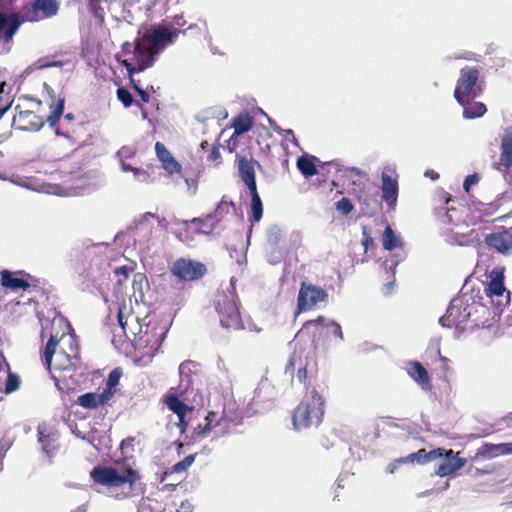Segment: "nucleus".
I'll list each match as a JSON object with an SVG mask.
<instances>
[{
    "instance_id": "1",
    "label": "nucleus",
    "mask_w": 512,
    "mask_h": 512,
    "mask_svg": "<svg viewBox=\"0 0 512 512\" xmlns=\"http://www.w3.org/2000/svg\"><path fill=\"white\" fill-rule=\"evenodd\" d=\"M175 36V32L164 26H152L143 33L139 32L134 41L132 57L123 61L136 92L142 88L134 79V73L142 72L151 67L164 49L175 42Z\"/></svg>"
},
{
    "instance_id": "2",
    "label": "nucleus",
    "mask_w": 512,
    "mask_h": 512,
    "mask_svg": "<svg viewBox=\"0 0 512 512\" xmlns=\"http://www.w3.org/2000/svg\"><path fill=\"white\" fill-rule=\"evenodd\" d=\"M90 476L93 481L104 486L110 496L123 499L143 492L140 477L131 468H112L97 466L92 469Z\"/></svg>"
},
{
    "instance_id": "3",
    "label": "nucleus",
    "mask_w": 512,
    "mask_h": 512,
    "mask_svg": "<svg viewBox=\"0 0 512 512\" xmlns=\"http://www.w3.org/2000/svg\"><path fill=\"white\" fill-rule=\"evenodd\" d=\"M57 345L58 340L55 336H51L44 349L43 363L51 372L56 387L60 391H68L73 389L78 383L75 376H77L76 371L80 369V360L76 353L70 355L63 351L58 352L54 361V371L59 372V374L56 375L52 372V361Z\"/></svg>"
},
{
    "instance_id": "4",
    "label": "nucleus",
    "mask_w": 512,
    "mask_h": 512,
    "mask_svg": "<svg viewBox=\"0 0 512 512\" xmlns=\"http://www.w3.org/2000/svg\"><path fill=\"white\" fill-rule=\"evenodd\" d=\"M483 308L476 301L475 296L469 293H462L451 300L446 314L439 319L444 327H455V337H459L466 329L471 316Z\"/></svg>"
},
{
    "instance_id": "5",
    "label": "nucleus",
    "mask_w": 512,
    "mask_h": 512,
    "mask_svg": "<svg viewBox=\"0 0 512 512\" xmlns=\"http://www.w3.org/2000/svg\"><path fill=\"white\" fill-rule=\"evenodd\" d=\"M169 326L168 319H160L156 314H152L140 334L132 339L135 348L140 350L143 356L153 357L159 351Z\"/></svg>"
},
{
    "instance_id": "6",
    "label": "nucleus",
    "mask_w": 512,
    "mask_h": 512,
    "mask_svg": "<svg viewBox=\"0 0 512 512\" xmlns=\"http://www.w3.org/2000/svg\"><path fill=\"white\" fill-rule=\"evenodd\" d=\"M146 309L145 304L138 303L137 298L135 306L132 305L131 297L128 301L124 299L122 303L118 304V323L127 338L135 339V336L140 334L141 329L152 316V314L146 313Z\"/></svg>"
},
{
    "instance_id": "7",
    "label": "nucleus",
    "mask_w": 512,
    "mask_h": 512,
    "mask_svg": "<svg viewBox=\"0 0 512 512\" xmlns=\"http://www.w3.org/2000/svg\"><path fill=\"white\" fill-rule=\"evenodd\" d=\"M324 414V400L317 391L309 392L293 413V426L295 430H302L310 426H318Z\"/></svg>"
},
{
    "instance_id": "8",
    "label": "nucleus",
    "mask_w": 512,
    "mask_h": 512,
    "mask_svg": "<svg viewBox=\"0 0 512 512\" xmlns=\"http://www.w3.org/2000/svg\"><path fill=\"white\" fill-rule=\"evenodd\" d=\"M482 83L478 69L468 66L462 68L454 90L457 102L466 103L478 97L483 90Z\"/></svg>"
},
{
    "instance_id": "9",
    "label": "nucleus",
    "mask_w": 512,
    "mask_h": 512,
    "mask_svg": "<svg viewBox=\"0 0 512 512\" xmlns=\"http://www.w3.org/2000/svg\"><path fill=\"white\" fill-rule=\"evenodd\" d=\"M215 308L222 327L234 330L242 328L236 295L233 291L229 290L228 293L219 294L215 302Z\"/></svg>"
},
{
    "instance_id": "10",
    "label": "nucleus",
    "mask_w": 512,
    "mask_h": 512,
    "mask_svg": "<svg viewBox=\"0 0 512 512\" xmlns=\"http://www.w3.org/2000/svg\"><path fill=\"white\" fill-rule=\"evenodd\" d=\"M167 227L165 218L151 212H146L139 218L135 226V236L139 242L150 243L159 239Z\"/></svg>"
},
{
    "instance_id": "11",
    "label": "nucleus",
    "mask_w": 512,
    "mask_h": 512,
    "mask_svg": "<svg viewBox=\"0 0 512 512\" xmlns=\"http://www.w3.org/2000/svg\"><path fill=\"white\" fill-rule=\"evenodd\" d=\"M486 280L483 281L484 292L487 297L498 306L507 305L510 301V292L504 286V269L502 267H494L490 271H485Z\"/></svg>"
},
{
    "instance_id": "12",
    "label": "nucleus",
    "mask_w": 512,
    "mask_h": 512,
    "mask_svg": "<svg viewBox=\"0 0 512 512\" xmlns=\"http://www.w3.org/2000/svg\"><path fill=\"white\" fill-rule=\"evenodd\" d=\"M228 427L226 418L219 416L216 412H209L204 418V423L198 424L194 428L192 438L194 441H200L214 432V437H220L226 433Z\"/></svg>"
},
{
    "instance_id": "13",
    "label": "nucleus",
    "mask_w": 512,
    "mask_h": 512,
    "mask_svg": "<svg viewBox=\"0 0 512 512\" xmlns=\"http://www.w3.org/2000/svg\"><path fill=\"white\" fill-rule=\"evenodd\" d=\"M170 271L179 280L195 281L205 275L206 267L198 261L179 258L172 264Z\"/></svg>"
},
{
    "instance_id": "14",
    "label": "nucleus",
    "mask_w": 512,
    "mask_h": 512,
    "mask_svg": "<svg viewBox=\"0 0 512 512\" xmlns=\"http://www.w3.org/2000/svg\"><path fill=\"white\" fill-rule=\"evenodd\" d=\"M328 298L327 292L315 285L303 282L299 289L297 298V313L308 311L318 303L325 302Z\"/></svg>"
},
{
    "instance_id": "15",
    "label": "nucleus",
    "mask_w": 512,
    "mask_h": 512,
    "mask_svg": "<svg viewBox=\"0 0 512 512\" xmlns=\"http://www.w3.org/2000/svg\"><path fill=\"white\" fill-rule=\"evenodd\" d=\"M231 210H235L233 202H228L223 199L217 205L214 213L207 215L204 219L194 218L192 223L200 225L199 233L210 234L215 229L216 224L228 215Z\"/></svg>"
},
{
    "instance_id": "16",
    "label": "nucleus",
    "mask_w": 512,
    "mask_h": 512,
    "mask_svg": "<svg viewBox=\"0 0 512 512\" xmlns=\"http://www.w3.org/2000/svg\"><path fill=\"white\" fill-rule=\"evenodd\" d=\"M43 97L51 110L47 122L51 128H55L63 114L65 100L61 97L56 99L53 89L47 83H43Z\"/></svg>"
},
{
    "instance_id": "17",
    "label": "nucleus",
    "mask_w": 512,
    "mask_h": 512,
    "mask_svg": "<svg viewBox=\"0 0 512 512\" xmlns=\"http://www.w3.org/2000/svg\"><path fill=\"white\" fill-rule=\"evenodd\" d=\"M1 285L12 291L26 290L30 287L29 280L32 277L24 271H8L4 270L0 273Z\"/></svg>"
},
{
    "instance_id": "18",
    "label": "nucleus",
    "mask_w": 512,
    "mask_h": 512,
    "mask_svg": "<svg viewBox=\"0 0 512 512\" xmlns=\"http://www.w3.org/2000/svg\"><path fill=\"white\" fill-rule=\"evenodd\" d=\"M466 462L465 458L458 457V453L454 454L453 450H446L435 474L440 477L449 476L464 467Z\"/></svg>"
},
{
    "instance_id": "19",
    "label": "nucleus",
    "mask_w": 512,
    "mask_h": 512,
    "mask_svg": "<svg viewBox=\"0 0 512 512\" xmlns=\"http://www.w3.org/2000/svg\"><path fill=\"white\" fill-rule=\"evenodd\" d=\"M485 243L489 248L503 255L512 254V234L508 231L488 234L485 237Z\"/></svg>"
},
{
    "instance_id": "20",
    "label": "nucleus",
    "mask_w": 512,
    "mask_h": 512,
    "mask_svg": "<svg viewBox=\"0 0 512 512\" xmlns=\"http://www.w3.org/2000/svg\"><path fill=\"white\" fill-rule=\"evenodd\" d=\"M197 363L194 361H184L179 366V391L186 393L192 390L194 387L195 380L197 379L196 373Z\"/></svg>"
},
{
    "instance_id": "21",
    "label": "nucleus",
    "mask_w": 512,
    "mask_h": 512,
    "mask_svg": "<svg viewBox=\"0 0 512 512\" xmlns=\"http://www.w3.org/2000/svg\"><path fill=\"white\" fill-rule=\"evenodd\" d=\"M14 124L17 125L20 130L38 131L43 127L44 120L32 111H20L14 116Z\"/></svg>"
},
{
    "instance_id": "22",
    "label": "nucleus",
    "mask_w": 512,
    "mask_h": 512,
    "mask_svg": "<svg viewBox=\"0 0 512 512\" xmlns=\"http://www.w3.org/2000/svg\"><path fill=\"white\" fill-rule=\"evenodd\" d=\"M20 377L12 373L9 364L0 360V392L12 393L19 388Z\"/></svg>"
},
{
    "instance_id": "23",
    "label": "nucleus",
    "mask_w": 512,
    "mask_h": 512,
    "mask_svg": "<svg viewBox=\"0 0 512 512\" xmlns=\"http://www.w3.org/2000/svg\"><path fill=\"white\" fill-rule=\"evenodd\" d=\"M256 162L253 159L246 157H238V171L241 180L245 183L249 191L257 189L255 180V166Z\"/></svg>"
},
{
    "instance_id": "24",
    "label": "nucleus",
    "mask_w": 512,
    "mask_h": 512,
    "mask_svg": "<svg viewBox=\"0 0 512 512\" xmlns=\"http://www.w3.org/2000/svg\"><path fill=\"white\" fill-rule=\"evenodd\" d=\"M165 403L167 407L176 415L177 421L175 422V424L180 429V432L183 433L187 426L185 420L186 414L188 412L191 413L192 409L189 408L182 401H180L176 396L167 397Z\"/></svg>"
},
{
    "instance_id": "25",
    "label": "nucleus",
    "mask_w": 512,
    "mask_h": 512,
    "mask_svg": "<svg viewBox=\"0 0 512 512\" xmlns=\"http://www.w3.org/2000/svg\"><path fill=\"white\" fill-rule=\"evenodd\" d=\"M114 391L103 390L101 393H85L80 395L77 403L86 409H95L107 403L113 397Z\"/></svg>"
},
{
    "instance_id": "26",
    "label": "nucleus",
    "mask_w": 512,
    "mask_h": 512,
    "mask_svg": "<svg viewBox=\"0 0 512 512\" xmlns=\"http://www.w3.org/2000/svg\"><path fill=\"white\" fill-rule=\"evenodd\" d=\"M382 180V199L391 208H394L398 197V182L395 178L387 175L385 172L381 175Z\"/></svg>"
},
{
    "instance_id": "27",
    "label": "nucleus",
    "mask_w": 512,
    "mask_h": 512,
    "mask_svg": "<svg viewBox=\"0 0 512 512\" xmlns=\"http://www.w3.org/2000/svg\"><path fill=\"white\" fill-rule=\"evenodd\" d=\"M499 164L505 169L512 167V126L506 127L501 136Z\"/></svg>"
},
{
    "instance_id": "28",
    "label": "nucleus",
    "mask_w": 512,
    "mask_h": 512,
    "mask_svg": "<svg viewBox=\"0 0 512 512\" xmlns=\"http://www.w3.org/2000/svg\"><path fill=\"white\" fill-rule=\"evenodd\" d=\"M309 326H315L316 329H319V328L326 329L327 332H331L340 341H342L344 339L340 324H338L334 320H330L323 316H319L317 319L307 321L304 324V327H309Z\"/></svg>"
},
{
    "instance_id": "29",
    "label": "nucleus",
    "mask_w": 512,
    "mask_h": 512,
    "mask_svg": "<svg viewBox=\"0 0 512 512\" xmlns=\"http://www.w3.org/2000/svg\"><path fill=\"white\" fill-rule=\"evenodd\" d=\"M408 374L421 386L423 390L427 391L431 389L428 372L419 362L414 361L409 364Z\"/></svg>"
},
{
    "instance_id": "30",
    "label": "nucleus",
    "mask_w": 512,
    "mask_h": 512,
    "mask_svg": "<svg viewBox=\"0 0 512 512\" xmlns=\"http://www.w3.org/2000/svg\"><path fill=\"white\" fill-rule=\"evenodd\" d=\"M250 194H251V216H250L249 220L251 222V227L249 228L248 233H247V242L250 241L253 223L259 222L263 216V205H262L261 198L257 192V189H255L254 191H250Z\"/></svg>"
},
{
    "instance_id": "31",
    "label": "nucleus",
    "mask_w": 512,
    "mask_h": 512,
    "mask_svg": "<svg viewBox=\"0 0 512 512\" xmlns=\"http://www.w3.org/2000/svg\"><path fill=\"white\" fill-rule=\"evenodd\" d=\"M463 106V117L466 119H474L483 116L487 108L482 102H473L472 100L466 103H459Z\"/></svg>"
},
{
    "instance_id": "32",
    "label": "nucleus",
    "mask_w": 512,
    "mask_h": 512,
    "mask_svg": "<svg viewBox=\"0 0 512 512\" xmlns=\"http://www.w3.org/2000/svg\"><path fill=\"white\" fill-rule=\"evenodd\" d=\"M382 245L385 250L391 251L396 248H403V241L401 237L397 236L390 226H386L383 237Z\"/></svg>"
},
{
    "instance_id": "33",
    "label": "nucleus",
    "mask_w": 512,
    "mask_h": 512,
    "mask_svg": "<svg viewBox=\"0 0 512 512\" xmlns=\"http://www.w3.org/2000/svg\"><path fill=\"white\" fill-rule=\"evenodd\" d=\"M316 160L314 156H301L297 159V168L306 178L312 177L317 174Z\"/></svg>"
},
{
    "instance_id": "34",
    "label": "nucleus",
    "mask_w": 512,
    "mask_h": 512,
    "mask_svg": "<svg viewBox=\"0 0 512 512\" xmlns=\"http://www.w3.org/2000/svg\"><path fill=\"white\" fill-rule=\"evenodd\" d=\"M234 134L239 136L248 132L253 126V120L248 114H240L233 121Z\"/></svg>"
},
{
    "instance_id": "35",
    "label": "nucleus",
    "mask_w": 512,
    "mask_h": 512,
    "mask_svg": "<svg viewBox=\"0 0 512 512\" xmlns=\"http://www.w3.org/2000/svg\"><path fill=\"white\" fill-rule=\"evenodd\" d=\"M148 286L147 280L143 274H136L133 278L132 288L133 296L138 299V303H144L143 290Z\"/></svg>"
},
{
    "instance_id": "36",
    "label": "nucleus",
    "mask_w": 512,
    "mask_h": 512,
    "mask_svg": "<svg viewBox=\"0 0 512 512\" xmlns=\"http://www.w3.org/2000/svg\"><path fill=\"white\" fill-rule=\"evenodd\" d=\"M0 179L1 180H8L10 181L11 183L17 185V186H20V187H24V188H27V189H30V190H40V187L38 185H36L31 178H28V177H22V176H19V175H12L11 177H5L3 176L2 174H0Z\"/></svg>"
},
{
    "instance_id": "37",
    "label": "nucleus",
    "mask_w": 512,
    "mask_h": 512,
    "mask_svg": "<svg viewBox=\"0 0 512 512\" xmlns=\"http://www.w3.org/2000/svg\"><path fill=\"white\" fill-rule=\"evenodd\" d=\"M195 454H190L186 456L182 461L174 464L171 468L170 472H166L163 477L168 476L169 474H179L184 473L187 471V469L193 464L195 461ZM164 478H162V481Z\"/></svg>"
},
{
    "instance_id": "38",
    "label": "nucleus",
    "mask_w": 512,
    "mask_h": 512,
    "mask_svg": "<svg viewBox=\"0 0 512 512\" xmlns=\"http://www.w3.org/2000/svg\"><path fill=\"white\" fill-rule=\"evenodd\" d=\"M38 436L39 442L42 444L43 451L49 455L55 449V435H46L43 428L40 426L38 429Z\"/></svg>"
},
{
    "instance_id": "39",
    "label": "nucleus",
    "mask_w": 512,
    "mask_h": 512,
    "mask_svg": "<svg viewBox=\"0 0 512 512\" xmlns=\"http://www.w3.org/2000/svg\"><path fill=\"white\" fill-rule=\"evenodd\" d=\"M119 163L121 165L122 171H124V172L131 171V172H133L134 177L137 180L141 181V182H147L148 181L149 174H148V172L146 170L134 167V166L130 165L129 163H127V161H119Z\"/></svg>"
},
{
    "instance_id": "40",
    "label": "nucleus",
    "mask_w": 512,
    "mask_h": 512,
    "mask_svg": "<svg viewBox=\"0 0 512 512\" xmlns=\"http://www.w3.org/2000/svg\"><path fill=\"white\" fill-rule=\"evenodd\" d=\"M185 24H186V20L184 19L183 15H175L170 23L163 21L162 24H153V26H164L168 30L175 32L176 33L175 39H176L179 34V30L177 29V27H182ZM151 27H152V25L149 27V29ZM146 30H148V28Z\"/></svg>"
},
{
    "instance_id": "41",
    "label": "nucleus",
    "mask_w": 512,
    "mask_h": 512,
    "mask_svg": "<svg viewBox=\"0 0 512 512\" xmlns=\"http://www.w3.org/2000/svg\"><path fill=\"white\" fill-rule=\"evenodd\" d=\"M74 120V115L72 113H68L64 116V121L63 123L59 126V127H56L55 128V133L56 135H59V136H63L65 137L66 139H68L70 142L74 143V141L72 140V137L70 135V130L68 128H66L64 126V124L67 122V123H71L72 121Z\"/></svg>"
},
{
    "instance_id": "42",
    "label": "nucleus",
    "mask_w": 512,
    "mask_h": 512,
    "mask_svg": "<svg viewBox=\"0 0 512 512\" xmlns=\"http://www.w3.org/2000/svg\"><path fill=\"white\" fill-rule=\"evenodd\" d=\"M404 258H405V253L401 252V253L394 254L393 259L386 260L384 262V267H385L386 272L394 274L395 268L397 267V265L400 262H402L404 260Z\"/></svg>"
},
{
    "instance_id": "43",
    "label": "nucleus",
    "mask_w": 512,
    "mask_h": 512,
    "mask_svg": "<svg viewBox=\"0 0 512 512\" xmlns=\"http://www.w3.org/2000/svg\"><path fill=\"white\" fill-rule=\"evenodd\" d=\"M282 231L278 226H272L268 230V243L276 247L281 239Z\"/></svg>"
},
{
    "instance_id": "44",
    "label": "nucleus",
    "mask_w": 512,
    "mask_h": 512,
    "mask_svg": "<svg viewBox=\"0 0 512 512\" xmlns=\"http://www.w3.org/2000/svg\"><path fill=\"white\" fill-rule=\"evenodd\" d=\"M120 377L121 372L119 371V369L112 370L108 376L106 388L104 390L113 391V388H115L119 384Z\"/></svg>"
},
{
    "instance_id": "45",
    "label": "nucleus",
    "mask_w": 512,
    "mask_h": 512,
    "mask_svg": "<svg viewBox=\"0 0 512 512\" xmlns=\"http://www.w3.org/2000/svg\"><path fill=\"white\" fill-rule=\"evenodd\" d=\"M61 65L62 64L60 62H57V61H46L44 59H39L38 61L33 63L31 66H29L27 68V71L41 70V69H45V68H48V67L61 66Z\"/></svg>"
},
{
    "instance_id": "46",
    "label": "nucleus",
    "mask_w": 512,
    "mask_h": 512,
    "mask_svg": "<svg viewBox=\"0 0 512 512\" xmlns=\"http://www.w3.org/2000/svg\"><path fill=\"white\" fill-rule=\"evenodd\" d=\"M155 151H156V155L158 157V159L160 160V162L163 164L166 160H169L171 157H173L171 155V153L167 150V148L165 147L164 144H162L161 142H157L155 144Z\"/></svg>"
},
{
    "instance_id": "47",
    "label": "nucleus",
    "mask_w": 512,
    "mask_h": 512,
    "mask_svg": "<svg viewBox=\"0 0 512 512\" xmlns=\"http://www.w3.org/2000/svg\"><path fill=\"white\" fill-rule=\"evenodd\" d=\"M136 149L131 146H123L117 152V158L119 161H127L135 156Z\"/></svg>"
},
{
    "instance_id": "48",
    "label": "nucleus",
    "mask_w": 512,
    "mask_h": 512,
    "mask_svg": "<svg viewBox=\"0 0 512 512\" xmlns=\"http://www.w3.org/2000/svg\"><path fill=\"white\" fill-rule=\"evenodd\" d=\"M162 166L169 174L180 173L181 171V165L174 157L166 160Z\"/></svg>"
},
{
    "instance_id": "49",
    "label": "nucleus",
    "mask_w": 512,
    "mask_h": 512,
    "mask_svg": "<svg viewBox=\"0 0 512 512\" xmlns=\"http://www.w3.org/2000/svg\"><path fill=\"white\" fill-rule=\"evenodd\" d=\"M336 209L343 215H348L353 210V205L348 198H342L336 204Z\"/></svg>"
},
{
    "instance_id": "50",
    "label": "nucleus",
    "mask_w": 512,
    "mask_h": 512,
    "mask_svg": "<svg viewBox=\"0 0 512 512\" xmlns=\"http://www.w3.org/2000/svg\"><path fill=\"white\" fill-rule=\"evenodd\" d=\"M426 450L420 449L416 453H411L406 457L407 462H418L419 464L427 463Z\"/></svg>"
},
{
    "instance_id": "51",
    "label": "nucleus",
    "mask_w": 512,
    "mask_h": 512,
    "mask_svg": "<svg viewBox=\"0 0 512 512\" xmlns=\"http://www.w3.org/2000/svg\"><path fill=\"white\" fill-rule=\"evenodd\" d=\"M117 96H118V99L123 103V105L125 107H129L133 102V98H132L131 94L129 93V91H127L123 88H119L117 90Z\"/></svg>"
},
{
    "instance_id": "52",
    "label": "nucleus",
    "mask_w": 512,
    "mask_h": 512,
    "mask_svg": "<svg viewBox=\"0 0 512 512\" xmlns=\"http://www.w3.org/2000/svg\"><path fill=\"white\" fill-rule=\"evenodd\" d=\"M497 444H485L483 446L482 454L486 457L492 458L497 455H500L497 451Z\"/></svg>"
},
{
    "instance_id": "53",
    "label": "nucleus",
    "mask_w": 512,
    "mask_h": 512,
    "mask_svg": "<svg viewBox=\"0 0 512 512\" xmlns=\"http://www.w3.org/2000/svg\"><path fill=\"white\" fill-rule=\"evenodd\" d=\"M446 450L442 449V448H437V449H433L429 452L426 451V460H427V463L428 462H431L433 460H436L438 458H442L444 453H445Z\"/></svg>"
},
{
    "instance_id": "54",
    "label": "nucleus",
    "mask_w": 512,
    "mask_h": 512,
    "mask_svg": "<svg viewBox=\"0 0 512 512\" xmlns=\"http://www.w3.org/2000/svg\"><path fill=\"white\" fill-rule=\"evenodd\" d=\"M449 60L464 59V60H477L476 55L472 52L453 53L448 56Z\"/></svg>"
},
{
    "instance_id": "55",
    "label": "nucleus",
    "mask_w": 512,
    "mask_h": 512,
    "mask_svg": "<svg viewBox=\"0 0 512 512\" xmlns=\"http://www.w3.org/2000/svg\"><path fill=\"white\" fill-rule=\"evenodd\" d=\"M479 181V176L477 174L468 175L463 183V188L466 192H469L470 187L472 185L477 184Z\"/></svg>"
},
{
    "instance_id": "56",
    "label": "nucleus",
    "mask_w": 512,
    "mask_h": 512,
    "mask_svg": "<svg viewBox=\"0 0 512 512\" xmlns=\"http://www.w3.org/2000/svg\"><path fill=\"white\" fill-rule=\"evenodd\" d=\"M274 130L276 132H278L279 134H282L285 140L296 143V138H295V135L292 130H290V129L283 130V129H280L279 127H274Z\"/></svg>"
},
{
    "instance_id": "57",
    "label": "nucleus",
    "mask_w": 512,
    "mask_h": 512,
    "mask_svg": "<svg viewBox=\"0 0 512 512\" xmlns=\"http://www.w3.org/2000/svg\"><path fill=\"white\" fill-rule=\"evenodd\" d=\"M497 451L499 454H512V442L511 443H502L497 444Z\"/></svg>"
},
{
    "instance_id": "58",
    "label": "nucleus",
    "mask_w": 512,
    "mask_h": 512,
    "mask_svg": "<svg viewBox=\"0 0 512 512\" xmlns=\"http://www.w3.org/2000/svg\"><path fill=\"white\" fill-rule=\"evenodd\" d=\"M402 463H407V460H406V457L405 458H400V459H397L395 460L394 462L390 463L387 467H386V472L387 473H394L395 470H397V468L399 467L400 464Z\"/></svg>"
},
{
    "instance_id": "59",
    "label": "nucleus",
    "mask_w": 512,
    "mask_h": 512,
    "mask_svg": "<svg viewBox=\"0 0 512 512\" xmlns=\"http://www.w3.org/2000/svg\"><path fill=\"white\" fill-rule=\"evenodd\" d=\"M185 183L187 185L188 192L191 195H194L196 193V188H197L196 180H194L192 178H185Z\"/></svg>"
},
{
    "instance_id": "60",
    "label": "nucleus",
    "mask_w": 512,
    "mask_h": 512,
    "mask_svg": "<svg viewBox=\"0 0 512 512\" xmlns=\"http://www.w3.org/2000/svg\"><path fill=\"white\" fill-rule=\"evenodd\" d=\"M447 241L450 243H456L459 245H463L466 242V239H465L464 235H462V234L460 235V234L456 233L455 236H451V237L447 238Z\"/></svg>"
},
{
    "instance_id": "61",
    "label": "nucleus",
    "mask_w": 512,
    "mask_h": 512,
    "mask_svg": "<svg viewBox=\"0 0 512 512\" xmlns=\"http://www.w3.org/2000/svg\"><path fill=\"white\" fill-rule=\"evenodd\" d=\"M193 506L188 501H183L179 508L177 509V512H192Z\"/></svg>"
},
{
    "instance_id": "62",
    "label": "nucleus",
    "mask_w": 512,
    "mask_h": 512,
    "mask_svg": "<svg viewBox=\"0 0 512 512\" xmlns=\"http://www.w3.org/2000/svg\"><path fill=\"white\" fill-rule=\"evenodd\" d=\"M280 258H281V255L280 253L278 252H272L269 257H268V261L271 263V264H276L280 261Z\"/></svg>"
},
{
    "instance_id": "63",
    "label": "nucleus",
    "mask_w": 512,
    "mask_h": 512,
    "mask_svg": "<svg viewBox=\"0 0 512 512\" xmlns=\"http://www.w3.org/2000/svg\"><path fill=\"white\" fill-rule=\"evenodd\" d=\"M307 377L306 368L300 367L297 371V378L300 382L304 381Z\"/></svg>"
},
{
    "instance_id": "64",
    "label": "nucleus",
    "mask_w": 512,
    "mask_h": 512,
    "mask_svg": "<svg viewBox=\"0 0 512 512\" xmlns=\"http://www.w3.org/2000/svg\"><path fill=\"white\" fill-rule=\"evenodd\" d=\"M138 512H152V510L150 509L149 504L143 501L138 507Z\"/></svg>"
}]
</instances>
